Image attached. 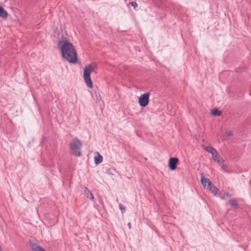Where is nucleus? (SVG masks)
<instances>
[{
    "mask_svg": "<svg viewBox=\"0 0 251 251\" xmlns=\"http://www.w3.org/2000/svg\"><path fill=\"white\" fill-rule=\"evenodd\" d=\"M62 56L70 63L75 64L77 60V54L75 47L69 40L63 39L58 43Z\"/></svg>",
    "mask_w": 251,
    "mask_h": 251,
    "instance_id": "obj_1",
    "label": "nucleus"
},
{
    "mask_svg": "<svg viewBox=\"0 0 251 251\" xmlns=\"http://www.w3.org/2000/svg\"><path fill=\"white\" fill-rule=\"evenodd\" d=\"M97 68L95 63H92L85 66L83 71V78L87 86L90 88L93 87V83L90 78V74Z\"/></svg>",
    "mask_w": 251,
    "mask_h": 251,
    "instance_id": "obj_2",
    "label": "nucleus"
},
{
    "mask_svg": "<svg viewBox=\"0 0 251 251\" xmlns=\"http://www.w3.org/2000/svg\"><path fill=\"white\" fill-rule=\"evenodd\" d=\"M81 142L77 138L73 139L70 144V148L72 153L76 156L81 155Z\"/></svg>",
    "mask_w": 251,
    "mask_h": 251,
    "instance_id": "obj_3",
    "label": "nucleus"
},
{
    "mask_svg": "<svg viewBox=\"0 0 251 251\" xmlns=\"http://www.w3.org/2000/svg\"><path fill=\"white\" fill-rule=\"evenodd\" d=\"M150 94L146 93L142 94L138 99V103L140 106L144 107L147 106L149 103Z\"/></svg>",
    "mask_w": 251,
    "mask_h": 251,
    "instance_id": "obj_4",
    "label": "nucleus"
},
{
    "mask_svg": "<svg viewBox=\"0 0 251 251\" xmlns=\"http://www.w3.org/2000/svg\"><path fill=\"white\" fill-rule=\"evenodd\" d=\"M212 158L215 162H216L219 165L221 166L222 170L225 171H227V166L224 164V161L223 159L218 153Z\"/></svg>",
    "mask_w": 251,
    "mask_h": 251,
    "instance_id": "obj_5",
    "label": "nucleus"
},
{
    "mask_svg": "<svg viewBox=\"0 0 251 251\" xmlns=\"http://www.w3.org/2000/svg\"><path fill=\"white\" fill-rule=\"evenodd\" d=\"M178 163V159L176 157L171 158L169 161V167L171 170L176 169V165Z\"/></svg>",
    "mask_w": 251,
    "mask_h": 251,
    "instance_id": "obj_6",
    "label": "nucleus"
},
{
    "mask_svg": "<svg viewBox=\"0 0 251 251\" xmlns=\"http://www.w3.org/2000/svg\"><path fill=\"white\" fill-rule=\"evenodd\" d=\"M204 150L208 153H210L212 155V158L218 153L217 151L211 146L204 147Z\"/></svg>",
    "mask_w": 251,
    "mask_h": 251,
    "instance_id": "obj_7",
    "label": "nucleus"
},
{
    "mask_svg": "<svg viewBox=\"0 0 251 251\" xmlns=\"http://www.w3.org/2000/svg\"><path fill=\"white\" fill-rule=\"evenodd\" d=\"M201 182L203 187L206 189L210 186V184H211V182L209 179L204 178L203 176L201 177Z\"/></svg>",
    "mask_w": 251,
    "mask_h": 251,
    "instance_id": "obj_8",
    "label": "nucleus"
},
{
    "mask_svg": "<svg viewBox=\"0 0 251 251\" xmlns=\"http://www.w3.org/2000/svg\"><path fill=\"white\" fill-rule=\"evenodd\" d=\"M103 158L102 156L98 152L95 153L94 161L96 164H99L102 162Z\"/></svg>",
    "mask_w": 251,
    "mask_h": 251,
    "instance_id": "obj_9",
    "label": "nucleus"
},
{
    "mask_svg": "<svg viewBox=\"0 0 251 251\" xmlns=\"http://www.w3.org/2000/svg\"><path fill=\"white\" fill-rule=\"evenodd\" d=\"M207 189L209 190V191H210V192L214 195H216L219 193V189L212 183L210 184V186L207 188Z\"/></svg>",
    "mask_w": 251,
    "mask_h": 251,
    "instance_id": "obj_10",
    "label": "nucleus"
},
{
    "mask_svg": "<svg viewBox=\"0 0 251 251\" xmlns=\"http://www.w3.org/2000/svg\"><path fill=\"white\" fill-rule=\"evenodd\" d=\"M30 246L33 251H45L43 248L37 244L31 243Z\"/></svg>",
    "mask_w": 251,
    "mask_h": 251,
    "instance_id": "obj_11",
    "label": "nucleus"
},
{
    "mask_svg": "<svg viewBox=\"0 0 251 251\" xmlns=\"http://www.w3.org/2000/svg\"><path fill=\"white\" fill-rule=\"evenodd\" d=\"M84 195H85V196L87 198H88L92 201H93L94 200V197L93 195L88 189V188L87 187H85L84 190Z\"/></svg>",
    "mask_w": 251,
    "mask_h": 251,
    "instance_id": "obj_12",
    "label": "nucleus"
},
{
    "mask_svg": "<svg viewBox=\"0 0 251 251\" xmlns=\"http://www.w3.org/2000/svg\"><path fill=\"white\" fill-rule=\"evenodd\" d=\"M8 16V14L4 8L0 6V17L2 18H6Z\"/></svg>",
    "mask_w": 251,
    "mask_h": 251,
    "instance_id": "obj_13",
    "label": "nucleus"
},
{
    "mask_svg": "<svg viewBox=\"0 0 251 251\" xmlns=\"http://www.w3.org/2000/svg\"><path fill=\"white\" fill-rule=\"evenodd\" d=\"M211 114L213 116H220L222 114V112L217 109H214L211 110Z\"/></svg>",
    "mask_w": 251,
    "mask_h": 251,
    "instance_id": "obj_14",
    "label": "nucleus"
},
{
    "mask_svg": "<svg viewBox=\"0 0 251 251\" xmlns=\"http://www.w3.org/2000/svg\"><path fill=\"white\" fill-rule=\"evenodd\" d=\"M228 203L230 205H232V206H237V202L234 199H231V200H229Z\"/></svg>",
    "mask_w": 251,
    "mask_h": 251,
    "instance_id": "obj_15",
    "label": "nucleus"
},
{
    "mask_svg": "<svg viewBox=\"0 0 251 251\" xmlns=\"http://www.w3.org/2000/svg\"><path fill=\"white\" fill-rule=\"evenodd\" d=\"M226 136H231L233 135V133L231 131H226L225 133Z\"/></svg>",
    "mask_w": 251,
    "mask_h": 251,
    "instance_id": "obj_16",
    "label": "nucleus"
},
{
    "mask_svg": "<svg viewBox=\"0 0 251 251\" xmlns=\"http://www.w3.org/2000/svg\"><path fill=\"white\" fill-rule=\"evenodd\" d=\"M119 206L122 212L123 213L125 210V207L121 203L119 204Z\"/></svg>",
    "mask_w": 251,
    "mask_h": 251,
    "instance_id": "obj_17",
    "label": "nucleus"
},
{
    "mask_svg": "<svg viewBox=\"0 0 251 251\" xmlns=\"http://www.w3.org/2000/svg\"><path fill=\"white\" fill-rule=\"evenodd\" d=\"M130 4L132 6H133L134 8H136L138 6L137 3L135 1H132L130 2Z\"/></svg>",
    "mask_w": 251,
    "mask_h": 251,
    "instance_id": "obj_18",
    "label": "nucleus"
},
{
    "mask_svg": "<svg viewBox=\"0 0 251 251\" xmlns=\"http://www.w3.org/2000/svg\"><path fill=\"white\" fill-rule=\"evenodd\" d=\"M230 197V195H229L227 193V194H225L223 195V196L222 198H223V199H226V198H229Z\"/></svg>",
    "mask_w": 251,
    "mask_h": 251,
    "instance_id": "obj_19",
    "label": "nucleus"
}]
</instances>
